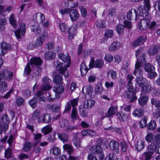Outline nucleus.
Here are the masks:
<instances>
[{"mask_svg":"<svg viewBox=\"0 0 160 160\" xmlns=\"http://www.w3.org/2000/svg\"><path fill=\"white\" fill-rule=\"evenodd\" d=\"M50 120V115L48 113H45L40 116V122L48 123Z\"/></svg>","mask_w":160,"mask_h":160,"instance_id":"27","label":"nucleus"},{"mask_svg":"<svg viewBox=\"0 0 160 160\" xmlns=\"http://www.w3.org/2000/svg\"><path fill=\"white\" fill-rule=\"evenodd\" d=\"M41 111L40 110L37 109L33 112L32 115V120L35 121L37 120L38 122H40V115Z\"/></svg>","mask_w":160,"mask_h":160,"instance_id":"25","label":"nucleus"},{"mask_svg":"<svg viewBox=\"0 0 160 160\" xmlns=\"http://www.w3.org/2000/svg\"><path fill=\"white\" fill-rule=\"evenodd\" d=\"M132 114L135 117L141 118L144 115V110L141 108H138L134 110Z\"/></svg>","mask_w":160,"mask_h":160,"instance_id":"23","label":"nucleus"},{"mask_svg":"<svg viewBox=\"0 0 160 160\" xmlns=\"http://www.w3.org/2000/svg\"><path fill=\"white\" fill-rule=\"evenodd\" d=\"M71 118L73 121L76 120L79 118L78 116V112L77 108L72 109L71 114Z\"/></svg>","mask_w":160,"mask_h":160,"instance_id":"39","label":"nucleus"},{"mask_svg":"<svg viewBox=\"0 0 160 160\" xmlns=\"http://www.w3.org/2000/svg\"><path fill=\"white\" fill-rule=\"evenodd\" d=\"M149 23L150 21L147 18L142 19L139 23L140 29L141 30L146 29L148 27Z\"/></svg>","mask_w":160,"mask_h":160,"instance_id":"13","label":"nucleus"},{"mask_svg":"<svg viewBox=\"0 0 160 160\" xmlns=\"http://www.w3.org/2000/svg\"><path fill=\"white\" fill-rule=\"evenodd\" d=\"M8 90V86L7 83L3 81H0V92H4Z\"/></svg>","mask_w":160,"mask_h":160,"instance_id":"44","label":"nucleus"},{"mask_svg":"<svg viewBox=\"0 0 160 160\" xmlns=\"http://www.w3.org/2000/svg\"><path fill=\"white\" fill-rule=\"evenodd\" d=\"M59 27L62 32L68 33L69 38L70 39H72L76 34V31L73 32L72 33L71 31V29H70L69 27L64 23H60Z\"/></svg>","mask_w":160,"mask_h":160,"instance_id":"6","label":"nucleus"},{"mask_svg":"<svg viewBox=\"0 0 160 160\" xmlns=\"http://www.w3.org/2000/svg\"><path fill=\"white\" fill-rule=\"evenodd\" d=\"M63 148L64 150H67V152L68 154L70 155L73 153V149L72 146L66 144L63 145Z\"/></svg>","mask_w":160,"mask_h":160,"instance_id":"41","label":"nucleus"},{"mask_svg":"<svg viewBox=\"0 0 160 160\" xmlns=\"http://www.w3.org/2000/svg\"><path fill=\"white\" fill-rule=\"evenodd\" d=\"M138 12L134 9H132L129 10L127 15V18L128 20H131L132 18L135 17L134 19L136 20L138 17Z\"/></svg>","mask_w":160,"mask_h":160,"instance_id":"9","label":"nucleus"},{"mask_svg":"<svg viewBox=\"0 0 160 160\" xmlns=\"http://www.w3.org/2000/svg\"><path fill=\"white\" fill-rule=\"evenodd\" d=\"M113 35V31L110 29L107 30L104 34V36L107 38H111Z\"/></svg>","mask_w":160,"mask_h":160,"instance_id":"62","label":"nucleus"},{"mask_svg":"<svg viewBox=\"0 0 160 160\" xmlns=\"http://www.w3.org/2000/svg\"><path fill=\"white\" fill-rule=\"evenodd\" d=\"M145 143L144 141H138L135 145L136 149L138 152L142 150L145 147Z\"/></svg>","mask_w":160,"mask_h":160,"instance_id":"38","label":"nucleus"},{"mask_svg":"<svg viewBox=\"0 0 160 160\" xmlns=\"http://www.w3.org/2000/svg\"><path fill=\"white\" fill-rule=\"evenodd\" d=\"M145 39L144 36H141L138 38L133 42L132 45L133 47H136L142 44L145 42Z\"/></svg>","mask_w":160,"mask_h":160,"instance_id":"21","label":"nucleus"},{"mask_svg":"<svg viewBox=\"0 0 160 160\" xmlns=\"http://www.w3.org/2000/svg\"><path fill=\"white\" fill-rule=\"evenodd\" d=\"M119 120L121 122H124L127 120L128 115L123 112H121L120 113L117 114Z\"/></svg>","mask_w":160,"mask_h":160,"instance_id":"37","label":"nucleus"},{"mask_svg":"<svg viewBox=\"0 0 160 160\" xmlns=\"http://www.w3.org/2000/svg\"><path fill=\"white\" fill-rule=\"evenodd\" d=\"M135 81L140 87H142L148 82L146 79L142 76L137 77L135 79Z\"/></svg>","mask_w":160,"mask_h":160,"instance_id":"20","label":"nucleus"},{"mask_svg":"<svg viewBox=\"0 0 160 160\" xmlns=\"http://www.w3.org/2000/svg\"><path fill=\"white\" fill-rule=\"evenodd\" d=\"M102 151V149L101 146L99 145H93L90 148V151L91 153L95 155H99L98 157L100 160H102L104 157Z\"/></svg>","mask_w":160,"mask_h":160,"instance_id":"4","label":"nucleus"},{"mask_svg":"<svg viewBox=\"0 0 160 160\" xmlns=\"http://www.w3.org/2000/svg\"><path fill=\"white\" fill-rule=\"evenodd\" d=\"M79 8L81 11V15L83 17H86L87 15L86 9L82 6H79Z\"/></svg>","mask_w":160,"mask_h":160,"instance_id":"60","label":"nucleus"},{"mask_svg":"<svg viewBox=\"0 0 160 160\" xmlns=\"http://www.w3.org/2000/svg\"><path fill=\"white\" fill-rule=\"evenodd\" d=\"M1 121L3 124V128L4 130H7L8 128V124L10 122V119L6 114L2 115Z\"/></svg>","mask_w":160,"mask_h":160,"instance_id":"12","label":"nucleus"},{"mask_svg":"<svg viewBox=\"0 0 160 160\" xmlns=\"http://www.w3.org/2000/svg\"><path fill=\"white\" fill-rule=\"evenodd\" d=\"M107 76L108 77L109 75H110L112 79H115L117 78V73L116 72L112 70H109L107 72Z\"/></svg>","mask_w":160,"mask_h":160,"instance_id":"55","label":"nucleus"},{"mask_svg":"<svg viewBox=\"0 0 160 160\" xmlns=\"http://www.w3.org/2000/svg\"><path fill=\"white\" fill-rule=\"evenodd\" d=\"M141 88H142L141 91L142 93H148L151 92L152 89L151 85L149 83H148V82Z\"/></svg>","mask_w":160,"mask_h":160,"instance_id":"26","label":"nucleus"},{"mask_svg":"<svg viewBox=\"0 0 160 160\" xmlns=\"http://www.w3.org/2000/svg\"><path fill=\"white\" fill-rule=\"evenodd\" d=\"M123 22L125 27L127 29H130L132 28V24L130 21L124 20L123 21Z\"/></svg>","mask_w":160,"mask_h":160,"instance_id":"63","label":"nucleus"},{"mask_svg":"<svg viewBox=\"0 0 160 160\" xmlns=\"http://www.w3.org/2000/svg\"><path fill=\"white\" fill-rule=\"evenodd\" d=\"M79 110V114L82 117H86L87 116L88 113L86 109L83 108H80Z\"/></svg>","mask_w":160,"mask_h":160,"instance_id":"58","label":"nucleus"},{"mask_svg":"<svg viewBox=\"0 0 160 160\" xmlns=\"http://www.w3.org/2000/svg\"><path fill=\"white\" fill-rule=\"evenodd\" d=\"M43 62L41 59L38 57L32 58L30 60V64L38 67L41 65Z\"/></svg>","mask_w":160,"mask_h":160,"instance_id":"17","label":"nucleus"},{"mask_svg":"<svg viewBox=\"0 0 160 160\" xmlns=\"http://www.w3.org/2000/svg\"><path fill=\"white\" fill-rule=\"evenodd\" d=\"M145 54H140L139 57L137 58V62L135 65V69L133 72V74L137 75V74L140 75L141 73L140 68L141 67L142 64L145 62Z\"/></svg>","mask_w":160,"mask_h":160,"instance_id":"3","label":"nucleus"},{"mask_svg":"<svg viewBox=\"0 0 160 160\" xmlns=\"http://www.w3.org/2000/svg\"><path fill=\"white\" fill-rule=\"evenodd\" d=\"M152 154L148 152H144L143 155L145 160H150L151 159Z\"/></svg>","mask_w":160,"mask_h":160,"instance_id":"64","label":"nucleus"},{"mask_svg":"<svg viewBox=\"0 0 160 160\" xmlns=\"http://www.w3.org/2000/svg\"><path fill=\"white\" fill-rule=\"evenodd\" d=\"M144 70L148 72V77L150 79L156 77L157 74L155 72L154 66L150 63H147L145 64L144 68Z\"/></svg>","mask_w":160,"mask_h":160,"instance_id":"5","label":"nucleus"},{"mask_svg":"<svg viewBox=\"0 0 160 160\" xmlns=\"http://www.w3.org/2000/svg\"><path fill=\"white\" fill-rule=\"evenodd\" d=\"M151 103L156 108H158L160 107V101L157 100L155 98H153L151 99Z\"/></svg>","mask_w":160,"mask_h":160,"instance_id":"51","label":"nucleus"},{"mask_svg":"<svg viewBox=\"0 0 160 160\" xmlns=\"http://www.w3.org/2000/svg\"><path fill=\"white\" fill-rule=\"evenodd\" d=\"M95 101L92 99H89L85 101L83 105L84 107L86 108H90L95 105Z\"/></svg>","mask_w":160,"mask_h":160,"instance_id":"31","label":"nucleus"},{"mask_svg":"<svg viewBox=\"0 0 160 160\" xmlns=\"http://www.w3.org/2000/svg\"><path fill=\"white\" fill-rule=\"evenodd\" d=\"M11 46L5 42H2L1 43V55H3L6 52V51L10 50Z\"/></svg>","mask_w":160,"mask_h":160,"instance_id":"18","label":"nucleus"},{"mask_svg":"<svg viewBox=\"0 0 160 160\" xmlns=\"http://www.w3.org/2000/svg\"><path fill=\"white\" fill-rule=\"evenodd\" d=\"M121 44L118 41H114L112 43L109 48V50L111 52H114L118 50L120 48Z\"/></svg>","mask_w":160,"mask_h":160,"instance_id":"16","label":"nucleus"},{"mask_svg":"<svg viewBox=\"0 0 160 160\" xmlns=\"http://www.w3.org/2000/svg\"><path fill=\"white\" fill-rule=\"evenodd\" d=\"M136 91L128 92L127 93L126 96L128 99H129V102H132L137 99L136 95Z\"/></svg>","mask_w":160,"mask_h":160,"instance_id":"22","label":"nucleus"},{"mask_svg":"<svg viewBox=\"0 0 160 160\" xmlns=\"http://www.w3.org/2000/svg\"><path fill=\"white\" fill-rule=\"evenodd\" d=\"M160 51V46L155 45L151 47L148 51L149 55H156Z\"/></svg>","mask_w":160,"mask_h":160,"instance_id":"11","label":"nucleus"},{"mask_svg":"<svg viewBox=\"0 0 160 160\" xmlns=\"http://www.w3.org/2000/svg\"><path fill=\"white\" fill-rule=\"evenodd\" d=\"M92 88L91 85H88L84 87L82 90V92L84 94H91L92 92Z\"/></svg>","mask_w":160,"mask_h":160,"instance_id":"24","label":"nucleus"},{"mask_svg":"<svg viewBox=\"0 0 160 160\" xmlns=\"http://www.w3.org/2000/svg\"><path fill=\"white\" fill-rule=\"evenodd\" d=\"M53 90L56 94H61L63 93L64 91V87L62 85H59L53 88Z\"/></svg>","mask_w":160,"mask_h":160,"instance_id":"32","label":"nucleus"},{"mask_svg":"<svg viewBox=\"0 0 160 160\" xmlns=\"http://www.w3.org/2000/svg\"><path fill=\"white\" fill-rule=\"evenodd\" d=\"M154 8L158 14L160 15V0L156 2L154 4Z\"/></svg>","mask_w":160,"mask_h":160,"instance_id":"54","label":"nucleus"},{"mask_svg":"<svg viewBox=\"0 0 160 160\" xmlns=\"http://www.w3.org/2000/svg\"><path fill=\"white\" fill-rule=\"evenodd\" d=\"M32 146V144L30 142H27L25 144L23 147V150L25 152L29 151Z\"/></svg>","mask_w":160,"mask_h":160,"instance_id":"45","label":"nucleus"},{"mask_svg":"<svg viewBox=\"0 0 160 160\" xmlns=\"http://www.w3.org/2000/svg\"><path fill=\"white\" fill-rule=\"evenodd\" d=\"M73 143L77 148L79 147L80 145V140L79 138L75 137L72 140Z\"/></svg>","mask_w":160,"mask_h":160,"instance_id":"61","label":"nucleus"},{"mask_svg":"<svg viewBox=\"0 0 160 160\" xmlns=\"http://www.w3.org/2000/svg\"><path fill=\"white\" fill-rule=\"evenodd\" d=\"M148 100V97L147 96L144 95L141 96L138 99L139 104L141 106H143L147 103Z\"/></svg>","mask_w":160,"mask_h":160,"instance_id":"35","label":"nucleus"},{"mask_svg":"<svg viewBox=\"0 0 160 160\" xmlns=\"http://www.w3.org/2000/svg\"><path fill=\"white\" fill-rule=\"evenodd\" d=\"M47 94L48 95V99L50 102H52L54 100L58 98L60 96L58 95H57L54 93H51L50 92H48Z\"/></svg>","mask_w":160,"mask_h":160,"instance_id":"42","label":"nucleus"},{"mask_svg":"<svg viewBox=\"0 0 160 160\" xmlns=\"http://www.w3.org/2000/svg\"><path fill=\"white\" fill-rule=\"evenodd\" d=\"M116 29L119 35H121L124 32V26L122 24H119L117 26Z\"/></svg>","mask_w":160,"mask_h":160,"instance_id":"48","label":"nucleus"},{"mask_svg":"<svg viewBox=\"0 0 160 160\" xmlns=\"http://www.w3.org/2000/svg\"><path fill=\"white\" fill-rule=\"evenodd\" d=\"M109 146L111 150L116 152H118L119 144L117 141L114 140H111L109 143Z\"/></svg>","mask_w":160,"mask_h":160,"instance_id":"15","label":"nucleus"},{"mask_svg":"<svg viewBox=\"0 0 160 160\" xmlns=\"http://www.w3.org/2000/svg\"><path fill=\"white\" fill-rule=\"evenodd\" d=\"M45 37V35L42 34L41 36L38 37L37 39L35 41V45L36 46L39 47L41 46L43 43Z\"/></svg>","mask_w":160,"mask_h":160,"instance_id":"33","label":"nucleus"},{"mask_svg":"<svg viewBox=\"0 0 160 160\" xmlns=\"http://www.w3.org/2000/svg\"><path fill=\"white\" fill-rule=\"evenodd\" d=\"M58 58L63 62L67 63V65L63 66V63L59 61H57L54 62L56 66V69L59 72L63 75L65 78L68 77V74L67 71V68L69 67L71 64V58L67 53L64 54L63 53L58 55Z\"/></svg>","mask_w":160,"mask_h":160,"instance_id":"1","label":"nucleus"},{"mask_svg":"<svg viewBox=\"0 0 160 160\" xmlns=\"http://www.w3.org/2000/svg\"><path fill=\"white\" fill-rule=\"evenodd\" d=\"M5 157L7 159L11 157L12 155V150L11 148H8L6 149L5 152Z\"/></svg>","mask_w":160,"mask_h":160,"instance_id":"50","label":"nucleus"},{"mask_svg":"<svg viewBox=\"0 0 160 160\" xmlns=\"http://www.w3.org/2000/svg\"><path fill=\"white\" fill-rule=\"evenodd\" d=\"M69 16L72 22L77 21L79 17L78 12L75 9H71V10H70Z\"/></svg>","mask_w":160,"mask_h":160,"instance_id":"10","label":"nucleus"},{"mask_svg":"<svg viewBox=\"0 0 160 160\" xmlns=\"http://www.w3.org/2000/svg\"><path fill=\"white\" fill-rule=\"evenodd\" d=\"M55 58V54L53 52L48 51L44 54V58L46 60H50Z\"/></svg>","mask_w":160,"mask_h":160,"instance_id":"34","label":"nucleus"},{"mask_svg":"<svg viewBox=\"0 0 160 160\" xmlns=\"http://www.w3.org/2000/svg\"><path fill=\"white\" fill-rule=\"evenodd\" d=\"M56 132H53L52 135H49L48 137V140L49 142H53L56 140Z\"/></svg>","mask_w":160,"mask_h":160,"instance_id":"59","label":"nucleus"},{"mask_svg":"<svg viewBox=\"0 0 160 160\" xmlns=\"http://www.w3.org/2000/svg\"><path fill=\"white\" fill-rule=\"evenodd\" d=\"M33 20L37 23H42L45 19V15L41 13H38L33 15Z\"/></svg>","mask_w":160,"mask_h":160,"instance_id":"14","label":"nucleus"},{"mask_svg":"<svg viewBox=\"0 0 160 160\" xmlns=\"http://www.w3.org/2000/svg\"><path fill=\"white\" fill-rule=\"evenodd\" d=\"M157 144L156 143H152L148 145L147 148L148 152L152 154L155 151L156 152L157 151L156 150L157 147Z\"/></svg>","mask_w":160,"mask_h":160,"instance_id":"36","label":"nucleus"},{"mask_svg":"<svg viewBox=\"0 0 160 160\" xmlns=\"http://www.w3.org/2000/svg\"><path fill=\"white\" fill-rule=\"evenodd\" d=\"M153 118L156 120L160 116V108L156 109L153 114Z\"/></svg>","mask_w":160,"mask_h":160,"instance_id":"57","label":"nucleus"},{"mask_svg":"<svg viewBox=\"0 0 160 160\" xmlns=\"http://www.w3.org/2000/svg\"><path fill=\"white\" fill-rule=\"evenodd\" d=\"M104 65V62L103 60L98 59L94 61V59L92 58L89 64L90 68L94 67L95 68H102Z\"/></svg>","mask_w":160,"mask_h":160,"instance_id":"8","label":"nucleus"},{"mask_svg":"<svg viewBox=\"0 0 160 160\" xmlns=\"http://www.w3.org/2000/svg\"><path fill=\"white\" fill-rule=\"evenodd\" d=\"M32 31L34 32L36 34H38L41 32V30L39 25L32 26L31 28Z\"/></svg>","mask_w":160,"mask_h":160,"instance_id":"53","label":"nucleus"},{"mask_svg":"<svg viewBox=\"0 0 160 160\" xmlns=\"http://www.w3.org/2000/svg\"><path fill=\"white\" fill-rule=\"evenodd\" d=\"M97 27L101 28H105L106 27V24L104 21L103 20H98L96 23Z\"/></svg>","mask_w":160,"mask_h":160,"instance_id":"52","label":"nucleus"},{"mask_svg":"<svg viewBox=\"0 0 160 160\" xmlns=\"http://www.w3.org/2000/svg\"><path fill=\"white\" fill-rule=\"evenodd\" d=\"M14 17V15L13 14H12L9 18V21L10 23L12 26L14 28H16L17 27V25Z\"/></svg>","mask_w":160,"mask_h":160,"instance_id":"49","label":"nucleus"},{"mask_svg":"<svg viewBox=\"0 0 160 160\" xmlns=\"http://www.w3.org/2000/svg\"><path fill=\"white\" fill-rule=\"evenodd\" d=\"M145 139L148 143L154 142L157 144L160 139V134H158L156 135H154L152 133H149L146 135L145 137Z\"/></svg>","mask_w":160,"mask_h":160,"instance_id":"7","label":"nucleus"},{"mask_svg":"<svg viewBox=\"0 0 160 160\" xmlns=\"http://www.w3.org/2000/svg\"><path fill=\"white\" fill-rule=\"evenodd\" d=\"M118 107L117 105L111 107L108 109L106 115L103 117L102 119L105 117H110L115 114L117 111Z\"/></svg>","mask_w":160,"mask_h":160,"instance_id":"19","label":"nucleus"},{"mask_svg":"<svg viewBox=\"0 0 160 160\" xmlns=\"http://www.w3.org/2000/svg\"><path fill=\"white\" fill-rule=\"evenodd\" d=\"M58 136L59 138L63 142H68V136L63 133H59Z\"/></svg>","mask_w":160,"mask_h":160,"instance_id":"40","label":"nucleus"},{"mask_svg":"<svg viewBox=\"0 0 160 160\" xmlns=\"http://www.w3.org/2000/svg\"><path fill=\"white\" fill-rule=\"evenodd\" d=\"M103 91L102 83L99 82L97 83L94 89V92L97 95H100Z\"/></svg>","mask_w":160,"mask_h":160,"instance_id":"29","label":"nucleus"},{"mask_svg":"<svg viewBox=\"0 0 160 160\" xmlns=\"http://www.w3.org/2000/svg\"><path fill=\"white\" fill-rule=\"evenodd\" d=\"M6 80L8 81L11 80L13 77V73L10 71H6Z\"/></svg>","mask_w":160,"mask_h":160,"instance_id":"56","label":"nucleus"},{"mask_svg":"<svg viewBox=\"0 0 160 160\" xmlns=\"http://www.w3.org/2000/svg\"><path fill=\"white\" fill-rule=\"evenodd\" d=\"M156 123L154 120H151L147 125V128L150 130H153L156 127Z\"/></svg>","mask_w":160,"mask_h":160,"instance_id":"43","label":"nucleus"},{"mask_svg":"<svg viewBox=\"0 0 160 160\" xmlns=\"http://www.w3.org/2000/svg\"><path fill=\"white\" fill-rule=\"evenodd\" d=\"M38 100L36 98L34 97L29 102L30 106L32 108H35L37 104Z\"/></svg>","mask_w":160,"mask_h":160,"instance_id":"47","label":"nucleus"},{"mask_svg":"<svg viewBox=\"0 0 160 160\" xmlns=\"http://www.w3.org/2000/svg\"><path fill=\"white\" fill-rule=\"evenodd\" d=\"M137 10L139 11V15L140 16L144 17L148 15V10L145 8L142 5L139 6Z\"/></svg>","mask_w":160,"mask_h":160,"instance_id":"28","label":"nucleus"},{"mask_svg":"<svg viewBox=\"0 0 160 160\" xmlns=\"http://www.w3.org/2000/svg\"><path fill=\"white\" fill-rule=\"evenodd\" d=\"M42 82L44 84L41 85V90L37 91L36 95L40 101H45L46 98L42 95L44 93L45 91H49L52 88V86L49 85L51 81L47 77L45 76L42 79Z\"/></svg>","mask_w":160,"mask_h":160,"instance_id":"2","label":"nucleus"},{"mask_svg":"<svg viewBox=\"0 0 160 160\" xmlns=\"http://www.w3.org/2000/svg\"><path fill=\"white\" fill-rule=\"evenodd\" d=\"M47 108L51 109L54 112H57L59 110V107L56 105L48 104L47 105Z\"/></svg>","mask_w":160,"mask_h":160,"instance_id":"46","label":"nucleus"},{"mask_svg":"<svg viewBox=\"0 0 160 160\" xmlns=\"http://www.w3.org/2000/svg\"><path fill=\"white\" fill-rule=\"evenodd\" d=\"M53 82L54 83L57 84H62L63 82L62 77L60 75L55 73L53 75Z\"/></svg>","mask_w":160,"mask_h":160,"instance_id":"30","label":"nucleus"}]
</instances>
